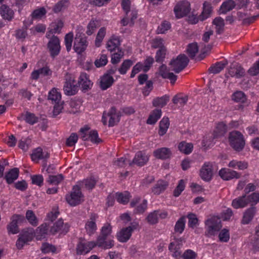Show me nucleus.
<instances>
[{"instance_id":"obj_60","label":"nucleus","mask_w":259,"mask_h":259,"mask_svg":"<svg viewBox=\"0 0 259 259\" xmlns=\"http://www.w3.org/2000/svg\"><path fill=\"white\" fill-rule=\"evenodd\" d=\"M127 163L132 165V161L128 157H121L118 158L114 161V164L118 167H124Z\"/></svg>"},{"instance_id":"obj_6","label":"nucleus","mask_w":259,"mask_h":259,"mask_svg":"<svg viewBox=\"0 0 259 259\" xmlns=\"http://www.w3.org/2000/svg\"><path fill=\"white\" fill-rule=\"evenodd\" d=\"M222 227L221 220L218 217H211L205 221L206 232L209 236L215 235Z\"/></svg>"},{"instance_id":"obj_55","label":"nucleus","mask_w":259,"mask_h":259,"mask_svg":"<svg viewBox=\"0 0 259 259\" xmlns=\"http://www.w3.org/2000/svg\"><path fill=\"white\" fill-rule=\"evenodd\" d=\"M112 233V227L109 224L104 225L101 230V235L98 237L107 238L110 236Z\"/></svg>"},{"instance_id":"obj_41","label":"nucleus","mask_w":259,"mask_h":259,"mask_svg":"<svg viewBox=\"0 0 259 259\" xmlns=\"http://www.w3.org/2000/svg\"><path fill=\"white\" fill-rule=\"evenodd\" d=\"M115 197L119 203L125 204L128 202L131 196L129 192L125 191L123 193H116Z\"/></svg>"},{"instance_id":"obj_13","label":"nucleus","mask_w":259,"mask_h":259,"mask_svg":"<svg viewBox=\"0 0 259 259\" xmlns=\"http://www.w3.org/2000/svg\"><path fill=\"white\" fill-rule=\"evenodd\" d=\"M80 132L83 140H90L95 143H99L101 141L96 131L89 132L88 127H84L80 129Z\"/></svg>"},{"instance_id":"obj_53","label":"nucleus","mask_w":259,"mask_h":259,"mask_svg":"<svg viewBox=\"0 0 259 259\" xmlns=\"http://www.w3.org/2000/svg\"><path fill=\"white\" fill-rule=\"evenodd\" d=\"M99 26L100 23L98 20H91L88 25L86 33L89 35L92 34Z\"/></svg>"},{"instance_id":"obj_7","label":"nucleus","mask_w":259,"mask_h":259,"mask_svg":"<svg viewBox=\"0 0 259 259\" xmlns=\"http://www.w3.org/2000/svg\"><path fill=\"white\" fill-rule=\"evenodd\" d=\"M108 119H109L108 124L110 126H114L119 121V114L114 107L111 108L107 113H103L102 121L104 124L107 123Z\"/></svg>"},{"instance_id":"obj_44","label":"nucleus","mask_w":259,"mask_h":259,"mask_svg":"<svg viewBox=\"0 0 259 259\" xmlns=\"http://www.w3.org/2000/svg\"><path fill=\"white\" fill-rule=\"evenodd\" d=\"M167 185L168 184L166 182L163 181H159L157 183L155 186L153 188L152 192L155 194L159 195L165 190Z\"/></svg>"},{"instance_id":"obj_1","label":"nucleus","mask_w":259,"mask_h":259,"mask_svg":"<svg viewBox=\"0 0 259 259\" xmlns=\"http://www.w3.org/2000/svg\"><path fill=\"white\" fill-rule=\"evenodd\" d=\"M87 46L83 28L80 26L77 27L73 46L74 51L78 54H81L86 49Z\"/></svg>"},{"instance_id":"obj_40","label":"nucleus","mask_w":259,"mask_h":259,"mask_svg":"<svg viewBox=\"0 0 259 259\" xmlns=\"http://www.w3.org/2000/svg\"><path fill=\"white\" fill-rule=\"evenodd\" d=\"M161 116V110L160 109H155L153 110L150 114L147 119V122L149 124L155 123Z\"/></svg>"},{"instance_id":"obj_33","label":"nucleus","mask_w":259,"mask_h":259,"mask_svg":"<svg viewBox=\"0 0 259 259\" xmlns=\"http://www.w3.org/2000/svg\"><path fill=\"white\" fill-rule=\"evenodd\" d=\"M0 13L2 17L6 20L11 21L14 17V12L9 7L4 5L0 8Z\"/></svg>"},{"instance_id":"obj_17","label":"nucleus","mask_w":259,"mask_h":259,"mask_svg":"<svg viewBox=\"0 0 259 259\" xmlns=\"http://www.w3.org/2000/svg\"><path fill=\"white\" fill-rule=\"evenodd\" d=\"M212 165L210 162H205L200 171L201 179L205 181H210L212 177Z\"/></svg>"},{"instance_id":"obj_47","label":"nucleus","mask_w":259,"mask_h":259,"mask_svg":"<svg viewBox=\"0 0 259 259\" xmlns=\"http://www.w3.org/2000/svg\"><path fill=\"white\" fill-rule=\"evenodd\" d=\"M96 181L93 178L87 179L82 182L79 183L78 185L81 188H84L87 189H92L96 184Z\"/></svg>"},{"instance_id":"obj_37","label":"nucleus","mask_w":259,"mask_h":259,"mask_svg":"<svg viewBox=\"0 0 259 259\" xmlns=\"http://www.w3.org/2000/svg\"><path fill=\"white\" fill-rule=\"evenodd\" d=\"M120 41L117 36H112L107 41L106 47L108 51H115L119 46Z\"/></svg>"},{"instance_id":"obj_3","label":"nucleus","mask_w":259,"mask_h":259,"mask_svg":"<svg viewBox=\"0 0 259 259\" xmlns=\"http://www.w3.org/2000/svg\"><path fill=\"white\" fill-rule=\"evenodd\" d=\"M131 2L130 0H123L122 7L126 14V17L121 20V23L123 26L129 24L131 26L134 24V20L137 18V12L134 11H130Z\"/></svg>"},{"instance_id":"obj_25","label":"nucleus","mask_w":259,"mask_h":259,"mask_svg":"<svg viewBox=\"0 0 259 259\" xmlns=\"http://www.w3.org/2000/svg\"><path fill=\"white\" fill-rule=\"evenodd\" d=\"M32 160L34 162H38L41 159H46L49 157L48 152L43 151L40 148H37L34 150L31 154Z\"/></svg>"},{"instance_id":"obj_20","label":"nucleus","mask_w":259,"mask_h":259,"mask_svg":"<svg viewBox=\"0 0 259 259\" xmlns=\"http://www.w3.org/2000/svg\"><path fill=\"white\" fill-rule=\"evenodd\" d=\"M244 70L238 63H235L231 65L228 71V74L231 77L240 78L244 75Z\"/></svg>"},{"instance_id":"obj_63","label":"nucleus","mask_w":259,"mask_h":259,"mask_svg":"<svg viewBox=\"0 0 259 259\" xmlns=\"http://www.w3.org/2000/svg\"><path fill=\"white\" fill-rule=\"evenodd\" d=\"M226 65V63L220 62L217 63L215 65L210 67L209 70L212 73L217 74L223 70Z\"/></svg>"},{"instance_id":"obj_26","label":"nucleus","mask_w":259,"mask_h":259,"mask_svg":"<svg viewBox=\"0 0 259 259\" xmlns=\"http://www.w3.org/2000/svg\"><path fill=\"white\" fill-rule=\"evenodd\" d=\"M149 157L144 152L140 151L136 153L134 158L132 161V164H135L139 166H142L148 161Z\"/></svg>"},{"instance_id":"obj_18","label":"nucleus","mask_w":259,"mask_h":259,"mask_svg":"<svg viewBox=\"0 0 259 259\" xmlns=\"http://www.w3.org/2000/svg\"><path fill=\"white\" fill-rule=\"evenodd\" d=\"M136 228V226L134 225L122 229L117 234L118 241L121 242H126L131 237L133 231Z\"/></svg>"},{"instance_id":"obj_28","label":"nucleus","mask_w":259,"mask_h":259,"mask_svg":"<svg viewBox=\"0 0 259 259\" xmlns=\"http://www.w3.org/2000/svg\"><path fill=\"white\" fill-rule=\"evenodd\" d=\"M96 242V246L104 249H109L114 245V241L111 239H107V238L98 237Z\"/></svg>"},{"instance_id":"obj_5","label":"nucleus","mask_w":259,"mask_h":259,"mask_svg":"<svg viewBox=\"0 0 259 259\" xmlns=\"http://www.w3.org/2000/svg\"><path fill=\"white\" fill-rule=\"evenodd\" d=\"M67 202L71 206H75L83 201V195L78 185L74 186L70 194L66 196Z\"/></svg>"},{"instance_id":"obj_32","label":"nucleus","mask_w":259,"mask_h":259,"mask_svg":"<svg viewBox=\"0 0 259 259\" xmlns=\"http://www.w3.org/2000/svg\"><path fill=\"white\" fill-rule=\"evenodd\" d=\"M114 79L109 74H105L100 80V87L103 90H105L109 88L113 83Z\"/></svg>"},{"instance_id":"obj_58","label":"nucleus","mask_w":259,"mask_h":259,"mask_svg":"<svg viewBox=\"0 0 259 259\" xmlns=\"http://www.w3.org/2000/svg\"><path fill=\"white\" fill-rule=\"evenodd\" d=\"M47 13V11L44 7H41L35 10L32 13L31 15L33 18L35 19H40Z\"/></svg>"},{"instance_id":"obj_46","label":"nucleus","mask_w":259,"mask_h":259,"mask_svg":"<svg viewBox=\"0 0 259 259\" xmlns=\"http://www.w3.org/2000/svg\"><path fill=\"white\" fill-rule=\"evenodd\" d=\"M169 120L167 117H163L159 123V134L160 136L164 135L167 132L169 127Z\"/></svg>"},{"instance_id":"obj_12","label":"nucleus","mask_w":259,"mask_h":259,"mask_svg":"<svg viewBox=\"0 0 259 259\" xmlns=\"http://www.w3.org/2000/svg\"><path fill=\"white\" fill-rule=\"evenodd\" d=\"M33 229L28 228L20 235L16 242V246L18 249H21L28 242L30 241L33 237Z\"/></svg>"},{"instance_id":"obj_16","label":"nucleus","mask_w":259,"mask_h":259,"mask_svg":"<svg viewBox=\"0 0 259 259\" xmlns=\"http://www.w3.org/2000/svg\"><path fill=\"white\" fill-rule=\"evenodd\" d=\"M95 246V241H80L76 247L77 254L84 255L89 252Z\"/></svg>"},{"instance_id":"obj_31","label":"nucleus","mask_w":259,"mask_h":259,"mask_svg":"<svg viewBox=\"0 0 259 259\" xmlns=\"http://www.w3.org/2000/svg\"><path fill=\"white\" fill-rule=\"evenodd\" d=\"M48 231V225L46 223H44L38 227L35 232L33 230V237L35 236L37 240H41L46 237Z\"/></svg>"},{"instance_id":"obj_22","label":"nucleus","mask_w":259,"mask_h":259,"mask_svg":"<svg viewBox=\"0 0 259 259\" xmlns=\"http://www.w3.org/2000/svg\"><path fill=\"white\" fill-rule=\"evenodd\" d=\"M256 212L255 207H250L246 209L243 212L241 223L243 225L249 224L253 220Z\"/></svg>"},{"instance_id":"obj_43","label":"nucleus","mask_w":259,"mask_h":259,"mask_svg":"<svg viewBox=\"0 0 259 259\" xmlns=\"http://www.w3.org/2000/svg\"><path fill=\"white\" fill-rule=\"evenodd\" d=\"M226 131V125L223 122H220L217 124L213 135L215 138H218L223 136Z\"/></svg>"},{"instance_id":"obj_54","label":"nucleus","mask_w":259,"mask_h":259,"mask_svg":"<svg viewBox=\"0 0 259 259\" xmlns=\"http://www.w3.org/2000/svg\"><path fill=\"white\" fill-rule=\"evenodd\" d=\"M185 218L182 217L176 222L175 226V231L179 234H182L185 227Z\"/></svg>"},{"instance_id":"obj_24","label":"nucleus","mask_w":259,"mask_h":259,"mask_svg":"<svg viewBox=\"0 0 259 259\" xmlns=\"http://www.w3.org/2000/svg\"><path fill=\"white\" fill-rule=\"evenodd\" d=\"M159 74L163 78H167L170 80L171 83L174 84L177 78V76L173 73L170 72L167 67L162 65L159 69Z\"/></svg>"},{"instance_id":"obj_4","label":"nucleus","mask_w":259,"mask_h":259,"mask_svg":"<svg viewBox=\"0 0 259 259\" xmlns=\"http://www.w3.org/2000/svg\"><path fill=\"white\" fill-rule=\"evenodd\" d=\"M188 62L189 60L187 56L184 54H181L176 58L172 59L169 65L171 70L178 73L187 65Z\"/></svg>"},{"instance_id":"obj_11","label":"nucleus","mask_w":259,"mask_h":259,"mask_svg":"<svg viewBox=\"0 0 259 259\" xmlns=\"http://www.w3.org/2000/svg\"><path fill=\"white\" fill-rule=\"evenodd\" d=\"M24 220V217L19 214H14L11 218V222L7 226L9 234H16L19 232L18 224Z\"/></svg>"},{"instance_id":"obj_21","label":"nucleus","mask_w":259,"mask_h":259,"mask_svg":"<svg viewBox=\"0 0 259 259\" xmlns=\"http://www.w3.org/2000/svg\"><path fill=\"white\" fill-rule=\"evenodd\" d=\"M98 215L96 214H92L90 216V219L87 222L85 225V230L89 235L93 234L97 229V227L96 224V221Z\"/></svg>"},{"instance_id":"obj_45","label":"nucleus","mask_w":259,"mask_h":259,"mask_svg":"<svg viewBox=\"0 0 259 259\" xmlns=\"http://www.w3.org/2000/svg\"><path fill=\"white\" fill-rule=\"evenodd\" d=\"M213 24L215 26L216 31L218 33H222L224 29L225 22L224 20L221 17H217L213 21Z\"/></svg>"},{"instance_id":"obj_48","label":"nucleus","mask_w":259,"mask_h":259,"mask_svg":"<svg viewBox=\"0 0 259 259\" xmlns=\"http://www.w3.org/2000/svg\"><path fill=\"white\" fill-rule=\"evenodd\" d=\"M178 148L181 152L188 154L192 151L193 146L191 143L182 142L179 144Z\"/></svg>"},{"instance_id":"obj_15","label":"nucleus","mask_w":259,"mask_h":259,"mask_svg":"<svg viewBox=\"0 0 259 259\" xmlns=\"http://www.w3.org/2000/svg\"><path fill=\"white\" fill-rule=\"evenodd\" d=\"M130 205L132 207H135L134 213H142L147 208V201L145 199L141 200L140 198L136 197L131 201Z\"/></svg>"},{"instance_id":"obj_29","label":"nucleus","mask_w":259,"mask_h":259,"mask_svg":"<svg viewBox=\"0 0 259 259\" xmlns=\"http://www.w3.org/2000/svg\"><path fill=\"white\" fill-rule=\"evenodd\" d=\"M78 84L83 90H87L92 86V82L89 79L88 75L85 73H81L79 76Z\"/></svg>"},{"instance_id":"obj_2","label":"nucleus","mask_w":259,"mask_h":259,"mask_svg":"<svg viewBox=\"0 0 259 259\" xmlns=\"http://www.w3.org/2000/svg\"><path fill=\"white\" fill-rule=\"evenodd\" d=\"M229 141L231 146L236 151L242 150L245 145L243 136L238 131H233L230 133Z\"/></svg>"},{"instance_id":"obj_61","label":"nucleus","mask_w":259,"mask_h":259,"mask_svg":"<svg viewBox=\"0 0 259 259\" xmlns=\"http://www.w3.org/2000/svg\"><path fill=\"white\" fill-rule=\"evenodd\" d=\"M187 51L189 56L191 58H193L198 51L197 44L193 42L189 44L188 46Z\"/></svg>"},{"instance_id":"obj_36","label":"nucleus","mask_w":259,"mask_h":259,"mask_svg":"<svg viewBox=\"0 0 259 259\" xmlns=\"http://www.w3.org/2000/svg\"><path fill=\"white\" fill-rule=\"evenodd\" d=\"M235 6V3L232 0H228L224 2L221 6L219 13L220 14H225L228 12L232 10Z\"/></svg>"},{"instance_id":"obj_34","label":"nucleus","mask_w":259,"mask_h":259,"mask_svg":"<svg viewBox=\"0 0 259 259\" xmlns=\"http://www.w3.org/2000/svg\"><path fill=\"white\" fill-rule=\"evenodd\" d=\"M64 26V22L61 20H56L52 22L49 27V32L51 33H59Z\"/></svg>"},{"instance_id":"obj_64","label":"nucleus","mask_w":259,"mask_h":259,"mask_svg":"<svg viewBox=\"0 0 259 259\" xmlns=\"http://www.w3.org/2000/svg\"><path fill=\"white\" fill-rule=\"evenodd\" d=\"M197 254L193 250L188 249L186 250L182 254L181 258L183 259H195L196 258Z\"/></svg>"},{"instance_id":"obj_38","label":"nucleus","mask_w":259,"mask_h":259,"mask_svg":"<svg viewBox=\"0 0 259 259\" xmlns=\"http://www.w3.org/2000/svg\"><path fill=\"white\" fill-rule=\"evenodd\" d=\"M212 8L208 2L203 3V11L200 15V21H203L208 18L211 14Z\"/></svg>"},{"instance_id":"obj_23","label":"nucleus","mask_w":259,"mask_h":259,"mask_svg":"<svg viewBox=\"0 0 259 259\" xmlns=\"http://www.w3.org/2000/svg\"><path fill=\"white\" fill-rule=\"evenodd\" d=\"M69 225L67 224H64L62 220H59L56 222L51 229V232L55 234L56 232L60 233H66L69 229Z\"/></svg>"},{"instance_id":"obj_56","label":"nucleus","mask_w":259,"mask_h":259,"mask_svg":"<svg viewBox=\"0 0 259 259\" xmlns=\"http://www.w3.org/2000/svg\"><path fill=\"white\" fill-rule=\"evenodd\" d=\"M106 34V28L105 27L101 28L97 34L95 40V45L97 47L101 46V42Z\"/></svg>"},{"instance_id":"obj_19","label":"nucleus","mask_w":259,"mask_h":259,"mask_svg":"<svg viewBox=\"0 0 259 259\" xmlns=\"http://www.w3.org/2000/svg\"><path fill=\"white\" fill-rule=\"evenodd\" d=\"M220 176L226 181H229L233 179H239L241 175L236 171L229 168H224L219 171Z\"/></svg>"},{"instance_id":"obj_57","label":"nucleus","mask_w":259,"mask_h":259,"mask_svg":"<svg viewBox=\"0 0 259 259\" xmlns=\"http://www.w3.org/2000/svg\"><path fill=\"white\" fill-rule=\"evenodd\" d=\"M26 218L29 223L32 226H36L38 224L37 219L31 210H28L26 213Z\"/></svg>"},{"instance_id":"obj_35","label":"nucleus","mask_w":259,"mask_h":259,"mask_svg":"<svg viewBox=\"0 0 259 259\" xmlns=\"http://www.w3.org/2000/svg\"><path fill=\"white\" fill-rule=\"evenodd\" d=\"M19 170L18 168H14L10 170L5 175V179L8 184H12L19 176Z\"/></svg>"},{"instance_id":"obj_14","label":"nucleus","mask_w":259,"mask_h":259,"mask_svg":"<svg viewBox=\"0 0 259 259\" xmlns=\"http://www.w3.org/2000/svg\"><path fill=\"white\" fill-rule=\"evenodd\" d=\"M48 48L52 57H55L57 56L60 53L61 48L59 38L56 36H53L48 42Z\"/></svg>"},{"instance_id":"obj_42","label":"nucleus","mask_w":259,"mask_h":259,"mask_svg":"<svg viewBox=\"0 0 259 259\" xmlns=\"http://www.w3.org/2000/svg\"><path fill=\"white\" fill-rule=\"evenodd\" d=\"M48 99L54 103H58L61 100V93L56 89L53 88L49 93Z\"/></svg>"},{"instance_id":"obj_62","label":"nucleus","mask_w":259,"mask_h":259,"mask_svg":"<svg viewBox=\"0 0 259 259\" xmlns=\"http://www.w3.org/2000/svg\"><path fill=\"white\" fill-rule=\"evenodd\" d=\"M63 180V176L61 174L57 175H50L48 178V182L54 185H57L59 184Z\"/></svg>"},{"instance_id":"obj_59","label":"nucleus","mask_w":259,"mask_h":259,"mask_svg":"<svg viewBox=\"0 0 259 259\" xmlns=\"http://www.w3.org/2000/svg\"><path fill=\"white\" fill-rule=\"evenodd\" d=\"M133 62L130 60H126L122 63L118 71L121 74H125L133 65Z\"/></svg>"},{"instance_id":"obj_51","label":"nucleus","mask_w":259,"mask_h":259,"mask_svg":"<svg viewBox=\"0 0 259 259\" xmlns=\"http://www.w3.org/2000/svg\"><path fill=\"white\" fill-rule=\"evenodd\" d=\"M232 99L237 103H243L246 100V97L243 92L237 91L232 95Z\"/></svg>"},{"instance_id":"obj_50","label":"nucleus","mask_w":259,"mask_h":259,"mask_svg":"<svg viewBox=\"0 0 259 259\" xmlns=\"http://www.w3.org/2000/svg\"><path fill=\"white\" fill-rule=\"evenodd\" d=\"M168 101L169 97L167 95H164L161 97L154 99L153 101V105L155 107H162L167 104Z\"/></svg>"},{"instance_id":"obj_10","label":"nucleus","mask_w":259,"mask_h":259,"mask_svg":"<svg viewBox=\"0 0 259 259\" xmlns=\"http://www.w3.org/2000/svg\"><path fill=\"white\" fill-rule=\"evenodd\" d=\"M78 91V85L75 82L74 78L68 76L66 78V81L64 85V93L68 96L75 95Z\"/></svg>"},{"instance_id":"obj_30","label":"nucleus","mask_w":259,"mask_h":259,"mask_svg":"<svg viewBox=\"0 0 259 259\" xmlns=\"http://www.w3.org/2000/svg\"><path fill=\"white\" fill-rule=\"evenodd\" d=\"M153 154L157 158L165 159L170 157L171 152L169 148L163 147L155 150L153 152Z\"/></svg>"},{"instance_id":"obj_9","label":"nucleus","mask_w":259,"mask_h":259,"mask_svg":"<svg viewBox=\"0 0 259 259\" xmlns=\"http://www.w3.org/2000/svg\"><path fill=\"white\" fill-rule=\"evenodd\" d=\"M190 11V4L187 1L178 3L174 8L176 17L179 19L186 16Z\"/></svg>"},{"instance_id":"obj_49","label":"nucleus","mask_w":259,"mask_h":259,"mask_svg":"<svg viewBox=\"0 0 259 259\" xmlns=\"http://www.w3.org/2000/svg\"><path fill=\"white\" fill-rule=\"evenodd\" d=\"M216 138L213 135L205 136L202 141V146L206 149L211 147L214 144V140Z\"/></svg>"},{"instance_id":"obj_8","label":"nucleus","mask_w":259,"mask_h":259,"mask_svg":"<svg viewBox=\"0 0 259 259\" xmlns=\"http://www.w3.org/2000/svg\"><path fill=\"white\" fill-rule=\"evenodd\" d=\"M184 240L183 238H180L175 239L174 241L171 242L169 245V250L171 253V255L177 258H181L182 254L181 248L183 245Z\"/></svg>"},{"instance_id":"obj_27","label":"nucleus","mask_w":259,"mask_h":259,"mask_svg":"<svg viewBox=\"0 0 259 259\" xmlns=\"http://www.w3.org/2000/svg\"><path fill=\"white\" fill-rule=\"evenodd\" d=\"M248 204L247 195L244 194L234 199L232 202V206L235 209L244 208Z\"/></svg>"},{"instance_id":"obj_39","label":"nucleus","mask_w":259,"mask_h":259,"mask_svg":"<svg viewBox=\"0 0 259 259\" xmlns=\"http://www.w3.org/2000/svg\"><path fill=\"white\" fill-rule=\"evenodd\" d=\"M228 166L233 168H237L239 170H244L247 168L248 164L245 161L232 160L229 162Z\"/></svg>"},{"instance_id":"obj_52","label":"nucleus","mask_w":259,"mask_h":259,"mask_svg":"<svg viewBox=\"0 0 259 259\" xmlns=\"http://www.w3.org/2000/svg\"><path fill=\"white\" fill-rule=\"evenodd\" d=\"M108 63L107 56L105 54H101L95 61V65L97 68L105 66Z\"/></svg>"}]
</instances>
